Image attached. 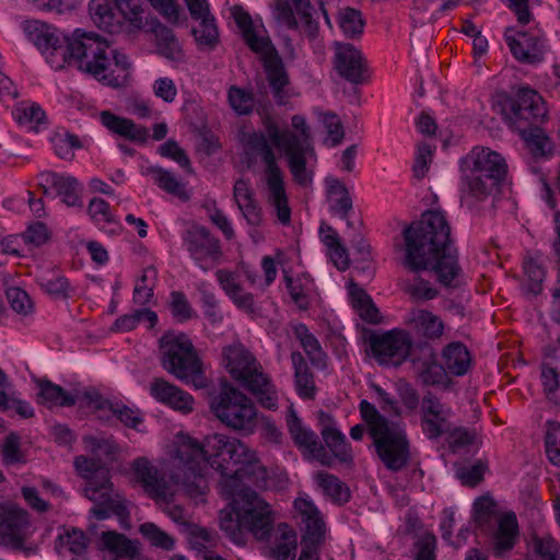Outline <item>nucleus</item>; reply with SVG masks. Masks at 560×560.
<instances>
[{
    "instance_id": "obj_39",
    "label": "nucleus",
    "mask_w": 560,
    "mask_h": 560,
    "mask_svg": "<svg viewBox=\"0 0 560 560\" xmlns=\"http://www.w3.org/2000/svg\"><path fill=\"white\" fill-rule=\"evenodd\" d=\"M89 11L93 22L108 33L120 30V20L116 16L114 8L108 0H91Z\"/></svg>"
},
{
    "instance_id": "obj_16",
    "label": "nucleus",
    "mask_w": 560,
    "mask_h": 560,
    "mask_svg": "<svg viewBox=\"0 0 560 560\" xmlns=\"http://www.w3.org/2000/svg\"><path fill=\"white\" fill-rule=\"evenodd\" d=\"M419 341H413L410 332L405 329H393L369 338L371 352L383 365L398 366L408 358L411 360Z\"/></svg>"
},
{
    "instance_id": "obj_61",
    "label": "nucleus",
    "mask_w": 560,
    "mask_h": 560,
    "mask_svg": "<svg viewBox=\"0 0 560 560\" xmlns=\"http://www.w3.org/2000/svg\"><path fill=\"white\" fill-rule=\"evenodd\" d=\"M159 153L162 156L174 160L185 168L188 173H191L190 160L186 152L178 145L175 140L168 139L166 142L159 147Z\"/></svg>"
},
{
    "instance_id": "obj_58",
    "label": "nucleus",
    "mask_w": 560,
    "mask_h": 560,
    "mask_svg": "<svg viewBox=\"0 0 560 560\" xmlns=\"http://www.w3.org/2000/svg\"><path fill=\"white\" fill-rule=\"evenodd\" d=\"M436 538L424 533L417 537L411 550L413 560H435Z\"/></svg>"
},
{
    "instance_id": "obj_45",
    "label": "nucleus",
    "mask_w": 560,
    "mask_h": 560,
    "mask_svg": "<svg viewBox=\"0 0 560 560\" xmlns=\"http://www.w3.org/2000/svg\"><path fill=\"white\" fill-rule=\"evenodd\" d=\"M96 407L101 410L109 411L121 423L131 429H137L138 425L143 421L137 411L132 410L130 407L120 401L100 399V401L96 404Z\"/></svg>"
},
{
    "instance_id": "obj_21",
    "label": "nucleus",
    "mask_w": 560,
    "mask_h": 560,
    "mask_svg": "<svg viewBox=\"0 0 560 560\" xmlns=\"http://www.w3.org/2000/svg\"><path fill=\"white\" fill-rule=\"evenodd\" d=\"M294 509L304 530L301 545L322 547L326 537V524L318 508L311 499L299 497L294 500Z\"/></svg>"
},
{
    "instance_id": "obj_3",
    "label": "nucleus",
    "mask_w": 560,
    "mask_h": 560,
    "mask_svg": "<svg viewBox=\"0 0 560 560\" xmlns=\"http://www.w3.org/2000/svg\"><path fill=\"white\" fill-rule=\"evenodd\" d=\"M291 122L299 133L288 129L281 130L275 122L267 121V135L261 131L243 132L241 139L246 153L260 156L265 165L264 175L268 188V202L273 207L279 222L283 225H289L291 222V209L285 192L283 173L277 163L276 154L268 139L287 155L292 177L301 186H306L312 182L306 163L307 156L314 155L305 118L294 115Z\"/></svg>"
},
{
    "instance_id": "obj_26",
    "label": "nucleus",
    "mask_w": 560,
    "mask_h": 560,
    "mask_svg": "<svg viewBox=\"0 0 560 560\" xmlns=\"http://www.w3.org/2000/svg\"><path fill=\"white\" fill-rule=\"evenodd\" d=\"M135 478L149 497L168 502L173 495L165 476L144 457L136 458L131 465Z\"/></svg>"
},
{
    "instance_id": "obj_29",
    "label": "nucleus",
    "mask_w": 560,
    "mask_h": 560,
    "mask_svg": "<svg viewBox=\"0 0 560 560\" xmlns=\"http://www.w3.org/2000/svg\"><path fill=\"white\" fill-rule=\"evenodd\" d=\"M149 389L150 395L159 402L183 412H190L192 410V396L164 378H153Z\"/></svg>"
},
{
    "instance_id": "obj_36",
    "label": "nucleus",
    "mask_w": 560,
    "mask_h": 560,
    "mask_svg": "<svg viewBox=\"0 0 560 560\" xmlns=\"http://www.w3.org/2000/svg\"><path fill=\"white\" fill-rule=\"evenodd\" d=\"M314 481L323 495L332 503L342 505L350 500L349 487L337 476L327 471H317Z\"/></svg>"
},
{
    "instance_id": "obj_31",
    "label": "nucleus",
    "mask_w": 560,
    "mask_h": 560,
    "mask_svg": "<svg viewBox=\"0 0 560 560\" xmlns=\"http://www.w3.org/2000/svg\"><path fill=\"white\" fill-rule=\"evenodd\" d=\"M100 119L103 126L109 131L131 141L145 142L149 137L147 128L135 124L131 119L117 116L108 110L102 112Z\"/></svg>"
},
{
    "instance_id": "obj_37",
    "label": "nucleus",
    "mask_w": 560,
    "mask_h": 560,
    "mask_svg": "<svg viewBox=\"0 0 560 560\" xmlns=\"http://www.w3.org/2000/svg\"><path fill=\"white\" fill-rule=\"evenodd\" d=\"M152 32L155 35L156 49L161 56L173 61H182L184 59L182 46L170 27L158 21Z\"/></svg>"
},
{
    "instance_id": "obj_1",
    "label": "nucleus",
    "mask_w": 560,
    "mask_h": 560,
    "mask_svg": "<svg viewBox=\"0 0 560 560\" xmlns=\"http://www.w3.org/2000/svg\"><path fill=\"white\" fill-rule=\"evenodd\" d=\"M24 32L55 70L74 63L79 70L116 88L121 85L130 68L125 54L112 48L106 39L93 32L77 28L71 36H66L58 28L37 20L27 21Z\"/></svg>"
},
{
    "instance_id": "obj_15",
    "label": "nucleus",
    "mask_w": 560,
    "mask_h": 560,
    "mask_svg": "<svg viewBox=\"0 0 560 560\" xmlns=\"http://www.w3.org/2000/svg\"><path fill=\"white\" fill-rule=\"evenodd\" d=\"M30 526L28 513L13 503L0 504V545L7 549L21 551L25 557L38 552L36 545L25 544V532Z\"/></svg>"
},
{
    "instance_id": "obj_17",
    "label": "nucleus",
    "mask_w": 560,
    "mask_h": 560,
    "mask_svg": "<svg viewBox=\"0 0 560 560\" xmlns=\"http://www.w3.org/2000/svg\"><path fill=\"white\" fill-rule=\"evenodd\" d=\"M546 115L542 97L529 88H520L510 100L509 110H504L505 121L516 131H524L525 128L541 124Z\"/></svg>"
},
{
    "instance_id": "obj_24",
    "label": "nucleus",
    "mask_w": 560,
    "mask_h": 560,
    "mask_svg": "<svg viewBox=\"0 0 560 560\" xmlns=\"http://www.w3.org/2000/svg\"><path fill=\"white\" fill-rule=\"evenodd\" d=\"M39 186L44 194L48 195L49 189L55 190L56 196L68 207L82 208V184L71 175L59 174L46 171L38 175Z\"/></svg>"
},
{
    "instance_id": "obj_33",
    "label": "nucleus",
    "mask_w": 560,
    "mask_h": 560,
    "mask_svg": "<svg viewBox=\"0 0 560 560\" xmlns=\"http://www.w3.org/2000/svg\"><path fill=\"white\" fill-rule=\"evenodd\" d=\"M441 359L448 374L454 376L467 374L471 365L470 352L460 341L446 345L442 350Z\"/></svg>"
},
{
    "instance_id": "obj_12",
    "label": "nucleus",
    "mask_w": 560,
    "mask_h": 560,
    "mask_svg": "<svg viewBox=\"0 0 560 560\" xmlns=\"http://www.w3.org/2000/svg\"><path fill=\"white\" fill-rule=\"evenodd\" d=\"M210 409L226 427L253 433L257 422V410L253 401L232 385L224 384L221 392L212 397Z\"/></svg>"
},
{
    "instance_id": "obj_62",
    "label": "nucleus",
    "mask_w": 560,
    "mask_h": 560,
    "mask_svg": "<svg viewBox=\"0 0 560 560\" xmlns=\"http://www.w3.org/2000/svg\"><path fill=\"white\" fill-rule=\"evenodd\" d=\"M85 446L97 456L110 457L117 452V444L112 438L85 436L83 439Z\"/></svg>"
},
{
    "instance_id": "obj_35",
    "label": "nucleus",
    "mask_w": 560,
    "mask_h": 560,
    "mask_svg": "<svg viewBox=\"0 0 560 560\" xmlns=\"http://www.w3.org/2000/svg\"><path fill=\"white\" fill-rule=\"evenodd\" d=\"M291 361L294 369V383L299 396L302 399H314L317 393L314 374L306 360L299 351L291 353Z\"/></svg>"
},
{
    "instance_id": "obj_6",
    "label": "nucleus",
    "mask_w": 560,
    "mask_h": 560,
    "mask_svg": "<svg viewBox=\"0 0 560 560\" xmlns=\"http://www.w3.org/2000/svg\"><path fill=\"white\" fill-rule=\"evenodd\" d=\"M359 409L362 419L368 423V434L373 440L380 460L389 471L402 470L410 460V443L406 431L381 415L368 400H362Z\"/></svg>"
},
{
    "instance_id": "obj_40",
    "label": "nucleus",
    "mask_w": 560,
    "mask_h": 560,
    "mask_svg": "<svg viewBox=\"0 0 560 560\" xmlns=\"http://www.w3.org/2000/svg\"><path fill=\"white\" fill-rule=\"evenodd\" d=\"M294 336L300 341L303 350L312 364L316 368H326V353L323 351L317 338L310 332L304 324L294 327Z\"/></svg>"
},
{
    "instance_id": "obj_18",
    "label": "nucleus",
    "mask_w": 560,
    "mask_h": 560,
    "mask_svg": "<svg viewBox=\"0 0 560 560\" xmlns=\"http://www.w3.org/2000/svg\"><path fill=\"white\" fill-rule=\"evenodd\" d=\"M182 240L189 256L205 271L223 256L220 240L203 225H190L183 233Z\"/></svg>"
},
{
    "instance_id": "obj_9",
    "label": "nucleus",
    "mask_w": 560,
    "mask_h": 560,
    "mask_svg": "<svg viewBox=\"0 0 560 560\" xmlns=\"http://www.w3.org/2000/svg\"><path fill=\"white\" fill-rule=\"evenodd\" d=\"M161 364L165 371L197 389L209 385L202 363L185 334L166 332L160 339Z\"/></svg>"
},
{
    "instance_id": "obj_19",
    "label": "nucleus",
    "mask_w": 560,
    "mask_h": 560,
    "mask_svg": "<svg viewBox=\"0 0 560 560\" xmlns=\"http://www.w3.org/2000/svg\"><path fill=\"white\" fill-rule=\"evenodd\" d=\"M275 0L272 15L276 22L288 30H300L308 37H315L318 24L313 18L314 7L311 0Z\"/></svg>"
},
{
    "instance_id": "obj_7",
    "label": "nucleus",
    "mask_w": 560,
    "mask_h": 560,
    "mask_svg": "<svg viewBox=\"0 0 560 560\" xmlns=\"http://www.w3.org/2000/svg\"><path fill=\"white\" fill-rule=\"evenodd\" d=\"M170 456L173 466L178 470L173 474L174 480L180 483L191 498L205 494L208 489L206 471L210 466V452L206 439L200 442L189 434L179 432L173 440Z\"/></svg>"
},
{
    "instance_id": "obj_14",
    "label": "nucleus",
    "mask_w": 560,
    "mask_h": 560,
    "mask_svg": "<svg viewBox=\"0 0 560 560\" xmlns=\"http://www.w3.org/2000/svg\"><path fill=\"white\" fill-rule=\"evenodd\" d=\"M474 520L482 532L494 535L498 551H506L513 548L518 534L517 520L514 513L499 516L494 501L489 497H480L474 503Z\"/></svg>"
},
{
    "instance_id": "obj_10",
    "label": "nucleus",
    "mask_w": 560,
    "mask_h": 560,
    "mask_svg": "<svg viewBox=\"0 0 560 560\" xmlns=\"http://www.w3.org/2000/svg\"><path fill=\"white\" fill-rule=\"evenodd\" d=\"M226 369L231 376L258 399L261 407L276 409L278 396L270 380L262 373L255 357L240 342L223 349Z\"/></svg>"
},
{
    "instance_id": "obj_8",
    "label": "nucleus",
    "mask_w": 560,
    "mask_h": 560,
    "mask_svg": "<svg viewBox=\"0 0 560 560\" xmlns=\"http://www.w3.org/2000/svg\"><path fill=\"white\" fill-rule=\"evenodd\" d=\"M232 15L246 45L253 52L259 55L275 100L279 104H285L290 97L289 74L270 37L256 32L250 15L242 7H234Z\"/></svg>"
},
{
    "instance_id": "obj_4",
    "label": "nucleus",
    "mask_w": 560,
    "mask_h": 560,
    "mask_svg": "<svg viewBox=\"0 0 560 560\" xmlns=\"http://www.w3.org/2000/svg\"><path fill=\"white\" fill-rule=\"evenodd\" d=\"M317 420L324 444L313 430L303 424L293 407H290L287 415V425L296 446L308 453L325 467H332L335 462L352 466L354 455L351 444L337 428L335 419L329 413L320 410L317 413Z\"/></svg>"
},
{
    "instance_id": "obj_55",
    "label": "nucleus",
    "mask_w": 560,
    "mask_h": 560,
    "mask_svg": "<svg viewBox=\"0 0 560 560\" xmlns=\"http://www.w3.org/2000/svg\"><path fill=\"white\" fill-rule=\"evenodd\" d=\"M55 153L63 160H72L74 156V150L80 149L82 143L80 139L69 132L56 133L51 139Z\"/></svg>"
},
{
    "instance_id": "obj_27",
    "label": "nucleus",
    "mask_w": 560,
    "mask_h": 560,
    "mask_svg": "<svg viewBox=\"0 0 560 560\" xmlns=\"http://www.w3.org/2000/svg\"><path fill=\"white\" fill-rule=\"evenodd\" d=\"M421 427L425 436L435 440L451 431L448 418L451 409L443 405L435 396L428 393L422 398Z\"/></svg>"
},
{
    "instance_id": "obj_54",
    "label": "nucleus",
    "mask_w": 560,
    "mask_h": 560,
    "mask_svg": "<svg viewBox=\"0 0 560 560\" xmlns=\"http://www.w3.org/2000/svg\"><path fill=\"white\" fill-rule=\"evenodd\" d=\"M545 447L548 459L556 466H560V423L547 421Z\"/></svg>"
},
{
    "instance_id": "obj_25",
    "label": "nucleus",
    "mask_w": 560,
    "mask_h": 560,
    "mask_svg": "<svg viewBox=\"0 0 560 560\" xmlns=\"http://www.w3.org/2000/svg\"><path fill=\"white\" fill-rule=\"evenodd\" d=\"M411 363L418 370L423 384L445 385L448 383V372L443 363H438L435 350L429 342L419 341L416 345Z\"/></svg>"
},
{
    "instance_id": "obj_50",
    "label": "nucleus",
    "mask_w": 560,
    "mask_h": 560,
    "mask_svg": "<svg viewBox=\"0 0 560 560\" xmlns=\"http://www.w3.org/2000/svg\"><path fill=\"white\" fill-rule=\"evenodd\" d=\"M524 272L526 280L523 288L526 292L537 295L542 290V281L545 279V270L533 258H527L524 261Z\"/></svg>"
},
{
    "instance_id": "obj_49",
    "label": "nucleus",
    "mask_w": 560,
    "mask_h": 560,
    "mask_svg": "<svg viewBox=\"0 0 560 560\" xmlns=\"http://www.w3.org/2000/svg\"><path fill=\"white\" fill-rule=\"evenodd\" d=\"M141 320L148 322L150 327H153L158 322V315L149 308L137 310L131 314L118 317L114 323V329L118 331H130L135 329Z\"/></svg>"
},
{
    "instance_id": "obj_56",
    "label": "nucleus",
    "mask_w": 560,
    "mask_h": 560,
    "mask_svg": "<svg viewBox=\"0 0 560 560\" xmlns=\"http://www.w3.org/2000/svg\"><path fill=\"white\" fill-rule=\"evenodd\" d=\"M1 453L5 465L25 463V456L21 451V439L15 432H10L3 440Z\"/></svg>"
},
{
    "instance_id": "obj_64",
    "label": "nucleus",
    "mask_w": 560,
    "mask_h": 560,
    "mask_svg": "<svg viewBox=\"0 0 560 560\" xmlns=\"http://www.w3.org/2000/svg\"><path fill=\"white\" fill-rule=\"evenodd\" d=\"M115 7L122 18L128 20L133 27H142V9L140 5L132 3L131 0H115Z\"/></svg>"
},
{
    "instance_id": "obj_51",
    "label": "nucleus",
    "mask_w": 560,
    "mask_h": 560,
    "mask_svg": "<svg viewBox=\"0 0 560 560\" xmlns=\"http://www.w3.org/2000/svg\"><path fill=\"white\" fill-rule=\"evenodd\" d=\"M139 532L152 546L167 551L174 549V538L171 537L167 533L163 532L154 523L147 522L141 524Z\"/></svg>"
},
{
    "instance_id": "obj_34",
    "label": "nucleus",
    "mask_w": 560,
    "mask_h": 560,
    "mask_svg": "<svg viewBox=\"0 0 560 560\" xmlns=\"http://www.w3.org/2000/svg\"><path fill=\"white\" fill-rule=\"evenodd\" d=\"M298 550L295 532L287 524H278L273 541L269 548V556L273 560H294Z\"/></svg>"
},
{
    "instance_id": "obj_41",
    "label": "nucleus",
    "mask_w": 560,
    "mask_h": 560,
    "mask_svg": "<svg viewBox=\"0 0 560 560\" xmlns=\"http://www.w3.org/2000/svg\"><path fill=\"white\" fill-rule=\"evenodd\" d=\"M326 185L331 211L346 219L352 209V199L347 187L334 177H327Z\"/></svg>"
},
{
    "instance_id": "obj_48",
    "label": "nucleus",
    "mask_w": 560,
    "mask_h": 560,
    "mask_svg": "<svg viewBox=\"0 0 560 560\" xmlns=\"http://www.w3.org/2000/svg\"><path fill=\"white\" fill-rule=\"evenodd\" d=\"M156 276V269L152 266L143 270V273L137 280L133 290V301L136 304L145 305L151 301Z\"/></svg>"
},
{
    "instance_id": "obj_60",
    "label": "nucleus",
    "mask_w": 560,
    "mask_h": 560,
    "mask_svg": "<svg viewBox=\"0 0 560 560\" xmlns=\"http://www.w3.org/2000/svg\"><path fill=\"white\" fill-rule=\"evenodd\" d=\"M39 284L42 289L54 299L66 300L70 296V283L63 276H57L51 279L43 277L40 278Z\"/></svg>"
},
{
    "instance_id": "obj_57",
    "label": "nucleus",
    "mask_w": 560,
    "mask_h": 560,
    "mask_svg": "<svg viewBox=\"0 0 560 560\" xmlns=\"http://www.w3.org/2000/svg\"><path fill=\"white\" fill-rule=\"evenodd\" d=\"M532 549L536 560H558L559 558V546L550 536L534 537Z\"/></svg>"
},
{
    "instance_id": "obj_43",
    "label": "nucleus",
    "mask_w": 560,
    "mask_h": 560,
    "mask_svg": "<svg viewBox=\"0 0 560 560\" xmlns=\"http://www.w3.org/2000/svg\"><path fill=\"white\" fill-rule=\"evenodd\" d=\"M15 120L21 126L39 131L47 128V117L44 109L36 103H23L13 110Z\"/></svg>"
},
{
    "instance_id": "obj_44",
    "label": "nucleus",
    "mask_w": 560,
    "mask_h": 560,
    "mask_svg": "<svg viewBox=\"0 0 560 560\" xmlns=\"http://www.w3.org/2000/svg\"><path fill=\"white\" fill-rule=\"evenodd\" d=\"M220 527L233 542L245 544V529L240 517L238 504L231 503V509L220 512Z\"/></svg>"
},
{
    "instance_id": "obj_46",
    "label": "nucleus",
    "mask_w": 560,
    "mask_h": 560,
    "mask_svg": "<svg viewBox=\"0 0 560 560\" xmlns=\"http://www.w3.org/2000/svg\"><path fill=\"white\" fill-rule=\"evenodd\" d=\"M535 156H544L552 149V143L539 125L517 131Z\"/></svg>"
},
{
    "instance_id": "obj_2",
    "label": "nucleus",
    "mask_w": 560,
    "mask_h": 560,
    "mask_svg": "<svg viewBox=\"0 0 560 560\" xmlns=\"http://www.w3.org/2000/svg\"><path fill=\"white\" fill-rule=\"evenodd\" d=\"M405 240V266L415 272L404 290L415 301H429L439 291L418 272L431 270L444 287H456L462 268L457 249L452 245L451 228L442 211L429 210L402 232Z\"/></svg>"
},
{
    "instance_id": "obj_59",
    "label": "nucleus",
    "mask_w": 560,
    "mask_h": 560,
    "mask_svg": "<svg viewBox=\"0 0 560 560\" xmlns=\"http://www.w3.org/2000/svg\"><path fill=\"white\" fill-rule=\"evenodd\" d=\"M170 308L173 317L177 322H187L195 316V312L183 292L174 291L171 293Z\"/></svg>"
},
{
    "instance_id": "obj_30",
    "label": "nucleus",
    "mask_w": 560,
    "mask_h": 560,
    "mask_svg": "<svg viewBox=\"0 0 560 560\" xmlns=\"http://www.w3.org/2000/svg\"><path fill=\"white\" fill-rule=\"evenodd\" d=\"M215 470L221 474L220 493L226 499H231L232 503L237 504V501H243V494L245 493H256L250 489V486L255 485L248 481L247 474L231 467Z\"/></svg>"
},
{
    "instance_id": "obj_20",
    "label": "nucleus",
    "mask_w": 560,
    "mask_h": 560,
    "mask_svg": "<svg viewBox=\"0 0 560 560\" xmlns=\"http://www.w3.org/2000/svg\"><path fill=\"white\" fill-rule=\"evenodd\" d=\"M237 504L244 529L258 540L267 539L275 522L270 505L257 493L243 494V501Z\"/></svg>"
},
{
    "instance_id": "obj_47",
    "label": "nucleus",
    "mask_w": 560,
    "mask_h": 560,
    "mask_svg": "<svg viewBox=\"0 0 560 560\" xmlns=\"http://www.w3.org/2000/svg\"><path fill=\"white\" fill-rule=\"evenodd\" d=\"M338 24L345 34L349 38H355L361 36L364 28V21L359 10L352 8H345L339 12Z\"/></svg>"
},
{
    "instance_id": "obj_23",
    "label": "nucleus",
    "mask_w": 560,
    "mask_h": 560,
    "mask_svg": "<svg viewBox=\"0 0 560 560\" xmlns=\"http://www.w3.org/2000/svg\"><path fill=\"white\" fill-rule=\"evenodd\" d=\"M504 37L512 55L520 62L535 65L542 60L546 40L538 33H515L509 27L505 30Z\"/></svg>"
},
{
    "instance_id": "obj_22",
    "label": "nucleus",
    "mask_w": 560,
    "mask_h": 560,
    "mask_svg": "<svg viewBox=\"0 0 560 560\" xmlns=\"http://www.w3.org/2000/svg\"><path fill=\"white\" fill-rule=\"evenodd\" d=\"M335 69L352 84H362L368 79V66L362 52L349 43H335Z\"/></svg>"
},
{
    "instance_id": "obj_38",
    "label": "nucleus",
    "mask_w": 560,
    "mask_h": 560,
    "mask_svg": "<svg viewBox=\"0 0 560 560\" xmlns=\"http://www.w3.org/2000/svg\"><path fill=\"white\" fill-rule=\"evenodd\" d=\"M39 392L37 394L38 401L50 407H71L77 402V398L67 393L61 386L54 384L49 380L37 381Z\"/></svg>"
},
{
    "instance_id": "obj_53",
    "label": "nucleus",
    "mask_w": 560,
    "mask_h": 560,
    "mask_svg": "<svg viewBox=\"0 0 560 560\" xmlns=\"http://www.w3.org/2000/svg\"><path fill=\"white\" fill-rule=\"evenodd\" d=\"M199 25L192 30L195 39L199 45L213 48L217 45L219 37L214 18L212 15H208L199 19Z\"/></svg>"
},
{
    "instance_id": "obj_52",
    "label": "nucleus",
    "mask_w": 560,
    "mask_h": 560,
    "mask_svg": "<svg viewBox=\"0 0 560 560\" xmlns=\"http://www.w3.org/2000/svg\"><path fill=\"white\" fill-rule=\"evenodd\" d=\"M228 100L238 115H248L254 109L255 98L250 91L232 85L228 91Z\"/></svg>"
},
{
    "instance_id": "obj_32",
    "label": "nucleus",
    "mask_w": 560,
    "mask_h": 560,
    "mask_svg": "<svg viewBox=\"0 0 560 560\" xmlns=\"http://www.w3.org/2000/svg\"><path fill=\"white\" fill-rule=\"evenodd\" d=\"M102 549L114 556L112 560L135 559L139 555V542L129 539L126 535L115 530H105L101 534Z\"/></svg>"
},
{
    "instance_id": "obj_28",
    "label": "nucleus",
    "mask_w": 560,
    "mask_h": 560,
    "mask_svg": "<svg viewBox=\"0 0 560 560\" xmlns=\"http://www.w3.org/2000/svg\"><path fill=\"white\" fill-rule=\"evenodd\" d=\"M406 324L410 329V335L413 334L421 338L420 341H427L430 345L432 341L439 340L445 329L441 317L424 308L410 310Z\"/></svg>"
},
{
    "instance_id": "obj_42",
    "label": "nucleus",
    "mask_w": 560,
    "mask_h": 560,
    "mask_svg": "<svg viewBox=\"0 0 560 560\" xmlns=\"http://www.w3.org/2000/svg\"><path fill=\"white\" fill-rule=\"evenodd\" d=\"M143 174L150 176L154 184L166 192L184 200L188 199L184 184L172 172L160 166H149L143 171Z\"/></svg>"
},
{
    "instance_id": "obj_63",
    "label": "nucleus",
    "mask_w": 560,
    "mask_h": 560,
    "mask_svg": "<svg viewBox=\"0 0 560 560\" xmlns=\"http://www.w3.org/2000/svg\"><path fill=\"white\" fill-rule=\"evenodd\" d=\"M7 299L11 307L19 314L26 315L32 311L33 304L26 291L18 287L7 290Z\"/></svg>"
},
{
    "instance_id": "obj_13",
    "label": "nucleus",
    "mask_w": 560,
    "mask_h": 560,
    "mask_svg": "<svg viewBox=\"0 0 560 560\" xmlns=\"http://www.w3.org/2000/svg\"><path fill=\"white\" fill-rule=\"evenodd\" d=\"M74 467L86 480L83 492L89 500L108 505L110 513L117 515L120 520L129 516L126 505L113 498V483L110 482L108 468L94 458L84 456L75 457Z\"/></svg>"
},
{
    "instance_id": "obj_5",
    "label": "nucleus",
    "mask_w": 560,
    "mask_h": 560,
    "mask_svg": "<svg viewBox=\"0 0 560 560\" xmlns=\"http://www.w3.org/2000/svg\"><path fill=\"white\" fill-rule=\"evenodd\" d=\"M459 200L469 210L499 190L508 174L504 158L489 148H475L460 159Z\"/></svg>"
},
{
    "instance_id": "obj_11",
    "label": "nucleus",
    "mask_w": 560,
    "mask_h": 560,
    "mask_svg": "<svg viewBox=\"0 0 560 560\" xmlns=\"http://www.w3.org/2000/svg\"><path fill=\"white\" fill-rule=\"evenodd\" d=\"M206 445L210 452V467L222 469L231 464L240 465L236 469L248 476V481L257 487L265 485L267 471L258 462L256 453L245 443L223 434H211L206 436Z\"/></svg>"
}]
</instances>
